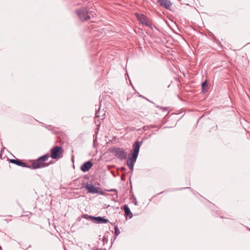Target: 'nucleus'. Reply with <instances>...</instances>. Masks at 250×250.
I'll list each match as a JSON object with an SVG mask.
<instances>
[{
    "instance_id": "nucleus-1",
    "label": "nucleus",
    "mask_w": 250,
    "mask_h": 250,
    "mask_svg": "<svg viewBox=\"0 0 250 250\" xmlns=\"http://www.w3.org/2000/svg\"><path fill=\"white\" fill-rule=\"evenodd\" d=\"M111 152L118 159L123 161L127 158V153L122 147H113Z\"/></svg>"
},
{
    "instance_id": "nucleus-2",
    "label": "nucleus",
    "mask_w": 250,
    "mask_h": 250,
    "mask_svg": "<svg viewBox=\"0 0 250 250\" xmlns=\"http://www.w3.org/2000/svg\"><path fill=\"white\" fill-rule=\"evenodd\" d=\"M76 12L80 21H84L90 19L88 15V8L86 7L77 9Z\"/></svg>"
},
{
    "instance_id": "nucleus-3",
    "label": "nucleus",
    "mask_w": 250,
    "mask_h": 250,
    "mask_svg": "<svg viewBox=\"0 0 250 250\" xmlns=\"http://www.w3.org/2000/svg\"><path fill=\"white\" fill-rule=\"evenodd\" d=\"M50 157L54 159H59L63 156V149L61 146H55L51 149Z\"/></svg>"
},
{
    "instance_id": "nucleus-4",
    "label": "nucleus",
    "mask_w": 250,
    "mask_h": 250,
    "mask_svg": "<svg viewBox=\"0 0 250 250\" xmlns=\"http://www.w3.org/2000/svg\"><path fill=\"white\" fill-rule=\"evenodd\" d=\"M135 16L137 18L138 20L140 21V22L142 24H145L146 26L149 27L152 29V23L148 21V18L145 15L141 14H139L136 13L135 14Z\"/></svg>"
},
{
    "instance_id": "nucleus-5",
    "label": "nucleus",
    "mask_w": 250,
    "mask_h": 250,
    "mask_svg": "<svg viewBox=\"0 0 250 250\" xmlns=\"http://www.w3.org/2000/svg\"><path fill=\"white\" fill-rule=\"evenodd\" d=\"M48 165H49L48 164H40L39 163V162L37 161L33 162L32 164V166L27 165V168L32 169H35L42 168V167H47Z\"/></svg>"
},
{
    "instance_id": "nucleus-6",
    "label": "nucleus",
    "mask_w": 250,
    "mask_h": 250,
    "mask_svg": "<svg viewBox=\"0 0 250 250\" xmlns=\"http://www.w3.org/2000/svg\"><path fill=\"white\" fill-rule=\"evenodd\" d=\"M85 188L88 190L89 193L94 194L98 193L99 192V188L96 187L93 185L87 184Z\"/></svg>"
},
{
    "instance_id": "nucleus-7",
    "label": "nucleus",
    "mask_w": 250,
    "mask_h": 250,
    "mask_svg": "<svg viewBox=\"0 0 250 250\" xmlns=\"http://www.w3.org/2000/svg\"><path fill=\"white\" fill-rule=\"evenodd\" d=\"M93 166V163L90 161L84 163L81 167V169L83 172L88 171Z\"/></svg>"
},
{
    "instance_id": "nucleus-8",
    "label": "nucleus",
    "mask_w": 250,
    "mask_h": 250,
    "mask_svg": "<svg viewBox=\"0 0 250 250\" xmlns=\"http://www.w3.org/2000/svg\"><path fill=\"white\" fill-rule=\"evenodd\" d=\"M92 220L95 221V223L97 224H106L109 222V221L103 217L98 216L92 217Z\"/></svg>"
},
{
    "instance_id": "nucleus-9",
    "label": "nucleus",
    "mask_w": 250,
    "mask_h": 250,
    "mask_svg": "<svg viewBox=\"0 0 250 250\" xmlns=\"http://www.w3.org/2000/svg\"><path fill=\"white\" fill-rule=\"evenodd\" d=\"M157 2L166 9H168L171 5V3L169 0H158Z\"/></svg>"
},
{
    "instance_id": "nucleus-10",
    "label": "nucleus",
    "mask_w": 250,
    "mask_h": 250,
    "mask_svg": "<svg viewBox=\"0 0 250 250\" xmlns=\"http://www.w3.org/2000/svg\"><path fill=\"white\" fill-rule=\"evenodd\" d=\"M10 162L11 163L15 164L18 166H21L23 167H27V165L26 163L22 162L21 160L16 159H11L10 160Z\"/></svg>"
},
{
    "instance_id": "nucleus-11",
    "label": "nucleus",
    "mask_w": 250,
    "mask_h": 250,
    "mask_svg": "<svg viewBox=\"0 0 250 250\" xmlns=\"http://www.w3.org/2000/svg\"><path fill=\"white\" fill-rule=\"evenodd\" d=\"M142 144V142L136 141L133 145V153L139 154L140 148Z\"/></svg>"
},
{
    "instance_id": "nucleus-12",
    "label": "nucleus",
    "mask_w": 250,
    "mask_h": 250,
    "mask_svg": "<svg viewBox=\"0 0 250 250\" xmlns=\"http://www.w3.org/2000/svg\"><path fill=\"white\" fill-rule=\"evenodd\" d=\"M49 157V155L48 154H46L39 157L37 160L40 164H44L43 163L47 160Z\"/></svg>"
},
{
    "instance_id": "nucleus-13",
    "label": "nucleus",
    "mask_w": 250,
    "mask_h": 250,
    "mask_svg": "<svg viewBox=\"0 0 250 250\" xmlns=\"http://www.w3.org/2000/svg\"><path fill=\"white\" fill-rule=\"evenodd\" d=\"M124 209L125 215L129 216L130 218L132 217V213H131L130 208L127 205H125L124 206Z\"/></svg>"
},
{
    "instance_id": "nucleus-14",
    "label": "nucleus",
    "mask_w": 250,
    "mask_h": 250,
    "mask_svg": "<svg viewBox=\"0 0 250 250\" xmlns=\"http://www.w3.org/2000/svg\"><path fill=\"white\" fill-rule=\"evenodd\" d=\"M135 162L133 161L131 159H130L128 158L126 162L127 166H128L129 169L132 170L133 169V167L134 165Z\"/></svg>"
},
{
    "instance_id": "nucleus-15",
    "label": "nucleus",
    "mask_w": 250,
    "mask_h": 250,
    "mask_svg": "<svg viewBox=\"0 0 250 250\" xmlns=\"http://www.w3.org/2000/svg\"><path fill=\"white\" fill-rule=\"evenodd\" d=\"M138 154H136L134 153H132V154L131 155V156L129 157L130 159H131L134 161L135 163L136 161L137 158L138 157Z\"/></svg>"
},
{
    "instance_id": "nucleus-16",
    "label": "nucleus",
    "mask_w": 250,
    "mask_h": 250,
    "mask_svg": "<svg viewBox=\"0 0 250 250\" xmlns=\"http://www.w3.org/2000/svg\"><path fill=\"white\" fill-rule=\"evenodd\" d=\"M207 86V82L206 81L202 83V88L203 92H206L207 91V88H206Z\"/></svg>"
},
{
    "instance_id": "nucleus-17",
    "label": "nucleus",
    "mask_w": 250,
    "mask_h": 250,
    "mask_svg": "<svg viewBox=\"0 0 250 250\" xmlns=\"http://www.w3.org/2000/svg\"><path fill=\"white\" fill-rule=\"evenodd\" d=\"M95 116L97 118H99L100 119L103 120L104 118L105 114H104L103 115L101 116L100 115V108L96 112Z\"/></svg>"
},
{
    "instance_id": "nucleus-18",
    "label": "nucleus",
    "mask_w": 250,
    "mask_h": 250,
    "mask_svg": "<svg viewBox=\"0 0 250 250\" xmlns=\"http://www.w3.org/2000/svg\"><path fill=\"white\" fill-rule=\"evenodd\" d=\"M114 229H115V238L114 239L116 238V237L120 234V232L118 229L117 226H114Z\"/></svg>"
},
{
    "instance_id": "nucleus-19",
    "label": "nucleus",
    "mask_w": 250,
    "mask_h": 250,
    "mask_svg": "<svg viewBox=\"0 0 250 250\" xmlns=\"http://www.w3.org/2000/svg\"><path fill=\"white\" fill-rule=\"evenodd\" d=\"M82 217L83 218L86 219H92V217H94V216L88 215L87 214H83V215H82Z\"/></svg>"
},
{
    "instance_id": "nucleus-20",
    "label": "nucleus",
    "mask_w": 250,
    "mask_h": 250,
    "mask_svg": "<svg viewBox=\"0 0 250 250\" xmlns=\"http://www.w3.org/2000/svg\"><path fill=\"white\" fill-rule=\"evenodd\" d=\"M109 191H115L116 192L114 196H115V198H117L118 197V192L116 189H111L109 190Z\"/></svg>"
},
{
    "instance_id": "nucleus-21",
    "label": "nucleus",
    "mask_w": 250,
    "mask_h": 250,
    "mask_svg": "<svg viewBox=\"0 0 250 250\" xmlns=\"http://www.w3.org/2000/svg\"><path fill=\"white\" fill-rule=\"evenodd\" d=\"M217 129H218L217 125H215V126H213V127L211 128V130H210V132L213 131H217Z\"/></svg>"
},
{
    "instance_id": "nucleus-22",
    "label": "nucleus",
    "mask_w": 250,
    "mask_h": 250,
    "mask_svg": "<svg viewBox=\"0 0 250 250\" xmlns=\"http://www.w3.org/2000/svg\"><path fill=\"white\" fill-rule=\"evenodd\" d=\"M155 126L154 125H151L150 127L151 128H154Z\"/></svg>"
}]
</instances>
